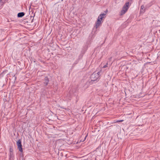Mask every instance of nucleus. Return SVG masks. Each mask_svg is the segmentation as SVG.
<instances>
[{"label": "nucleus", "instance_id": "20e7f679", "mask_svg": "<svg viewBox=\"0 0 160 160\" xmlns=\"http://www.w3.org/2000/svg\"><path fill=\"white\" fill-rule=\"evenodd\" d=\"M106 14L102 13L100 14L98 16L97 21L96 22L101 23V21L103 18V16L105 15Z\"/></svg>", "mask_w": 160, "mask_h": 160}, {"label": "nucleus", "instance_id": "7ed1b4c3", "mask_svg": "<svg viewBox=\"0 0 160 160\" xmlns=\"http://www.w3.org/2000/svg\"><path fill=\"white\" fill-rule=\"evenodd\" d=\"M17 144L18 147L19 151L21 152H22L23 150L21 142L20 139H19L17 142Z\"/></svg>", "mask_w": 160, "mask_h": 160}, {"label": "nucleus", "instance_id": "4468645a", "mask_svg": "<svg viewBox=\"0 0 160 160\" xmlns=\"http://www.w3.org/2000/svg\"><path fill=\"white\" fill-rule=\"evenodd\" d=\"M123 121V120H121V121H117V122H122V121Z\"/></svg>", "mask_w": 160, "mask_h": 160}, {"label": "nucleus", "instance_id": "f8f14e48", "mask_svg": "<svg viewBox=\"0 0 160 160\" xmlns=\"http://www.w3.org/2000/svg\"><path fill=\"white\" fill-rule=\"evenodd\" d=\"M144 7L143 5H142L141 7V9L143 10L144 8Z\"/></svg>", "mask_w": 160, "mask_h": 160}, {"label": "nucleus", "instance_id": "f3484780", "mask_svg": "<svg viewBox=\"0 0 160 160\" xmlns=\"http://www.w3.org/2000/svg\"><path fill=\"white\" fill-rule=\"evenodd\" d=\"M2 1V0H0V3Z\"/></svg>", "mask_w": 160, "mask_h": 160}, {"label": "nucleus", "instance_id": "0eeeda50", "mask_svg": "<svg viewBox=\"0 0 160 160\" xmlns=\"http://www.w3.org/2000/svg\"><path fill=\"white\" fill-rule=\"evenodd\" d=\"M4 72H2V73L0 74V79L2 78H4L3 79H5L6 78V76L4 77Z\"/></svg>", "mask_w": 160, "mask_h": 160}, {"label": "nucleus", "instance_id": "f03ea898", "mask_svg": "<svg viewBox=\"0 0 160 160\" xmlns=\"http://www.w3.org/2000/svg\"><path fill=\"white\" fill-rule=\"evenodd\" d=\"M91 81H98L99 79L98 77V74L95 73V72H94L91 75Z\"/></svg>", "mask_w": 160, "mask_h": 160}, {"label": "nucleus", "instance_id": "f257e3e1", "mask_svg": "<svg viewBox=\"0 0 160 160\" xmlns=\"http://www.w3.org/2000/svg\"><path fill=\"white\" fill-rule=\"evenodd\" d=\"M129 2H126L123 6L122 10L121 11L120 15H121L124 14L128 11L129 8Z\"/></svg>", "mask_w": 160, "mask_h": 160}, {"label": "nucleus", "instance_id": "423d86ee", "mask_svg": "<svg viewBox=\"0 0 160 160\" xmlns=\"http://www.w3.org/2000/svg\"><path fill=\"white\" fill-rule=\"evenodd\" d=\"M25 13L24 12H19L18 14V18H21L25 15Z\"/></svg>", "mask_w": 160, "mask_h": 160}, {"label": "nucleus", "instance_id": "9b49d317", "mask_svg": "<svg viewBox=\"0 0 160 160\" xmlns=\"http://www.w3.org/2000/svg\"><path fill=\"white\" fill-rule=\"evenodd\" d=\"M100 73H101L99 71V72H98L97 73L95 72V73L98 74V77L99 78L100 76Z\"/></svg>", "mask_w": 160, "mask_h": 160}, {"label": "nucleus", "instance_id": "39448f33", "mask_svg": "<svg viewBox=\"0 0 160 160\" xmlns=\"http://www.w3.org/2000/svg\"><path fill=\"white\" fill-rule=\"evenodd\" d=\"M44 84H45V86H47L49 82V80L48 78L47 77H45L44 79Z\"/></svg>", "mask_w": 160, "mask_h": 160}, {"label": "nucleus", "instance_id": "1a4fd4ad", "mask_svg": "<svg viewBox=\"0 0 160 160\" xmlns=\"http://www.w3.org/2000/svg\"><path fill=\"white\" fill-rule=\"evenodd\" d=\"M9 156L10 158H12L13 157V152H10Z\"/></svg>", "mask_w": 160, "mask_h": 160}, {"label": "nucleus", "instance_id": "2eb2a0df", "mask_svg": "<svg viewBox=\"0 0 160 160\" xmlns=\"http://www.w3.org/2000/svg\"><path fill=\"white\" fill-rule=\"evenodd\" d=\"M107 12H108V10H106V11H105V13H107Z\"/></svg>", "mask_w": 160, "mask_h": 160}, {"label": "nucleus", "instance_id": "9d476101", "mask_svg": "<svg viewBox=\"0 0 160 160\" xmlns=\"http://www.w3.org/2000/svg\"><path fill=\"white\" fill-rule=\"evenodd\" d=\"M13 149L11 147H10L9 148V152H13Z\"/></svg>", "mask_w": 160, "mask_h": 160}, {"label": "nucleus", "instance_id": "6e6552de", "mask_svg": "<svg viewBox=\"0 0 160 160\" xmlns=\"http://www.w3.org/2000/svg\"><path fill=\"white\" fill-rule=\"evenodd\" d=\"M101 24V23L96 22L95 27L96 29H97Z\"/></svg>", "mask_w": 160, "mask_h": 160}, {"label": "nucleus", "instance_id": "a211bd4d", "mask_svg": "<svg viewBox=\"0 0 160 160\" xmlns=\"http://www.w3.org/2000/svg\"><path fill=\"white\" fill-rule=\"evenodd\" d=\"M35 14L34 13V16H33V17H34V16H35Z\"/></svg>", "mask_w": 160, "mask_h": 160}, {"label": "nucleus", "instance_id": "ddd939ff", "mask_svg": "<svg viewBox=\"0 0 160 160\" xmlns=\"http://www.w3.org/2000/svg\"><path fill=\"white\" fill-rule=\"evenodd\" d=\"M108 63H107L106 64L103 66V68H105L107 67H108Z\"/></svg>", "mask_w": 160, "mask_h": 160}, {"label": "nucleus", "instance_id": "dca6fc26", "mask_svg": "<svg viewBox=\"0 0 160 160\" xmlns=\"http://www.w3.org/2000/svg\"><path fill=\"white\" fill-rule=\"evenodd\" d=\"M33 19H32L31 21V22H33Z\"/></svg>", "mask_w": 160, "mask_h": 160}]
</instances>
